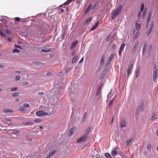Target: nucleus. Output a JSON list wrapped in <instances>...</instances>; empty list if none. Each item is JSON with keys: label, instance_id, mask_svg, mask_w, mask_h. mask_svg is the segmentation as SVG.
<instances>
[{"label": "nucleus", "instance_id": "0e129e2a", "mask_svg": "<svg viewBox=\"0 0 158 158\" xmlns=\"http://www.w3.org/2000/svg\"><path fill=\"white\" fill-rule=\"evenodd\" d=\"M144 8V4H143V3H142L141 5L140 9H143Z\"/></svg>", "mask_w": 158, "mask_h": 158}, {"label": "nucleus", "instance_id": "423d86ee", "mask_svg": "<svg viewBox=\"0 0 158 158\" xmlns=\"http://www.w3.org/2000/svg\"><path fill=\"white\" fill-rule=\"evenodd\" d=\"M125 46V44L124 43H123L121 45L118 52V55L119 56H121L122 53L123 51Z\"/></svg>", "mask_w": 158, "mask_h": 158}, {"label": "nucleus", "instance_id": "b1692460", "mask_svg": "<svg viewBox=\"0 0 158 158\" xmlns=\"http://www.w3.org/2000/svg\"><path fill=\"white\" fill-rule=\"evenodd\" d=\"M101 93L100 91V89L99 88H98L97 90V96H99L100 97H101Z\"/></svg>", "mask_w": 158, "mask_h": 158}, {"label": "nucleus", "instance_id": "de8ad7c7", "mask_svg": "<svg viewBox=\"0 0 158 158\" xmlns=\"http://www.w3.org/2000/svg\"><path fill=\"white\" fill-rule=\"evenodd\" d=\"M99 21H98L96 22V23H95V24L93 26L94 27H95L97 28V26L99 23Z\"/></svg>", "mask_w": 158, "mask_h": 158}, {"label": "nucleus", "instance_id": "4468645a", "mask_svg": "<svg viewBox=\"0 0 158 158\" xmlns=\"http://www.w3.org/2000/svg\"><path fill=\"white\" fill-rule=\"evenodd\" d=\"M147 45L146 43L143 46L142 49V55L144 56L145 54V52L146 50Z\"/></svg>", "mask_w": 158, "mask_h": 158}, {"label": "nucleus", "instance_id": "9d476101", "mask_svg": "<svg viewBox=\"0 0 158 158\" xmlns=\"http://www.w3.org/2000/svg\"><path fill=\"white\" fill-rule=\"evenodd\" d=\"M120 13H118L116 10L114 11L112 14V19H114L116 18V17Z\"/></svg>", "mask_w": 158, "mask_h": 158}, {"label": "nucleus", "instance_id": "c03bdc74", "mask_svg": "<svg viewBox=\"0 0 158 158\" xmlns=\"http://www.w3.org/2000/svg\"><path fill=\"white\" fill-rule=\"evenodd\" d=\"M19 52L20 51L17 49H14L12 51L13 52Z\"/></svg>", "mask_w": 158, "mask_h": 158}, {"label": "nucleus", "instance_id": "c85d7f7f", "mask_svg": "<svg viewBox=\"0 0 158 158\" xmlns=\"http://www.w3.org/2000/svg\"><path fill=\"white\" fill-rule=\"evenodd\" d=\"M122 9V5H120L117 9L116 10L118 13H120Z\"/></svg>", "mask_w": 158, "mask_h": 158}, {"label": "nucleus", "instance_id": "8fccbe9b", "mask_svg": "<svg viewBox=\"0 0 158 158\" xmlns=\"http://www.w3.org/2000/svg\"><path fill=\"white\" fill-rule=\"evenodd\" d=\"M18 89V88L17 87H15V88H13L11 89V90L12 91H15L17 90Z\"/></svg>", "mask_w": 158, "mask_h": 158}, {"label": "nucleus", "instance_id": "37998d69", "mask_svg": "<svg viewBox=\"0 0 158 158\" xmlns=\"http://www.w3.org/2000/svg\"><path fill=\"white\" fill-rule=\"evenodd\" d=\"M15 20L16 21L20 22L21 21V19L19 17H17L15 18Z\"/></svg>", "mask_w": 158, "mask_h": 158}, {"label": "nucleus", "instance_id": "a19ab883", "mask_svg": "<svg viewBox=\"0 0 158 158\" xmlns=\"http://www.w3.org/2000/svg\"><path fill=\"white\" fill-rule=\"evenodd\" d=\"M19 95V93H14L12 94V96L13 97H16L18 96Z\"/></svg>", "mask_w": 158, "mask_h": 158}, {"label": "nucleus", "instance_id": "6ab92c4d", "mask_svg": "<svg viewBox=\"0 0 158 158\" xmlns=\"http://www.w3.org/2000/svg\"><path fill=\"white\" fill-rule=\"evenodd\" d=\"M132 67H133V66L131 65H130L129 66V67L128 68V69H127V73L128 75L130 73V71L131 70Z\"/></svg>", "mask_w": 158, "mask_h": 158}, {"label": "nucleus", "instance_id": "f704fd0d", "mask_svg": "<svg viewBox=\"0 0 158 158\" xmlns=\"http://www.w3.org/2000/svg\"><path fill=\"white\" fill-rule=\"evenodd\" d=\"M112 92V89H111L110 90L109 93L107 95V98H110L111 95V93Z\"/></svg>", "mask_w": 158, "mask_h": 158}, {"label": "nucleus", "instance_id": "603ef678", "mask_svg": "<svg viewBox=\"0 0 158 158\" xmlns=\"http://www.w3.org/2000/svg\"><path fill=\"white\" fill-rule=\"evenodd\" d=\"M20 77L19 76H17L15 77V79L16 81H19L20 79Z\"/></svg>", "mask_w": 158, "mask_h": 158}, {"label": "nucleus", "instance_id": "412c9836", "mask_svg": "<svg viewBox=\"0 0 158 158\" xmlns=\"http://www.w3.org/2000/svg\"><path fill=\"white\" fill-rule=\"evenodd\" d=\"M140 72V69H137L135 71V77L136 78L138 77Z\"/></svg>", "mask_w": 158, "mask_h": 158}, {"label": "nucleus", "instance_id": "e2e57ef3", "mask_svg": "<svg viewBox=\"0 0 158 158\" xmlns=\"http://www.w3.org/2000/svg\"><path fill=\"white\" fill-rule=\"evenodd\" d=\"M43 94V93L42 92H40L38 93V95H42Z\"/></svg>", "mask_w": 158, "mask_h": 158}, {"label": "nucleus", "instance_id": "bf43d9fd", "mask_svg": "<svg viewBox=\"0 0 158 158\" xmlns=\"http://www.w3.org/2000/svg\"><path fill=\"white\" fill-rule=\"evenodd\" d=\"M141 16V12H139L138 13V18L139 19L140 18Z\"/></svg>", "mask_w": 158, "mask_h": 158}, {"label": "nucleus", "instance_id": "c9c22d12", "mask_svg": "<svg viewBox=\"0 0 158 158\" xmlns=\"http://www.w3.org/2000/svg\"><path fill=\"white\" fill-rule=\"evenodd\" d=\"M147 9V8H146L145 9H144V10L143 12V15H142V16L143 17H144L146 14V9Z\"/></svg>", "mask_w": 158, "mask_h": 158}, {"label": "nucleus", "instance_id": "864d4df0", "mask_svg": "<svg viewBox=\"0 0 158 158\" xmlns=\"http://www.w3.org/2000/svg\"><path fill=\"white\" fill-rule=\"evenodd\" d=\"M0 35L4 37L5 36V35L4 33L1 31V30H0Z\"/></svg>", "mask_w": 158, "mask_h": 158}, {"label": "nucleus", "instance_id": "473e14b6", "mask_svg": "<svg viewBox=\"0 0 158 158\" xmlns=\"http://www.w3.org/2000/svg\"><path fill=\"white\" fill-rule=\"evenodd\" d=\"M150 19H151V18H149V17L148 18V19H147V24H146V28H148V23L149 22L150 20Z\"/></svg>", "mask_w": 158, "mask_h": 158}, {"label": "nucleus", "instance_id": "79ce46f5", "mask_svg": "<svg viewBox=\"0 0 158 158\" xmlns=\"http://www.w3.org/2000/svg\"><path fill=\"white\" fill-rule=\"evenodd\" d=\"M41 51H42V52H48L50 51V50L48 49V50H44V49H42Z\"/></svg>", "mask_w": 158, "mask_h": 158}, {"label": "nucleus", "instance_id": "72a5a7b5", "mask_svg": "<svg viewBox=\"0 0 158 158\" xmlns=\"http://www.w3.org/2000/svg\"><path fill=\"white\" fill-rule=\"evenodd\" d=\"M114 100V98H113L111 100V101H110V102L108 104V106L109 107H110L112 105V103H113Z\"/></svg>", "mask_w": 158, "mask_h": 158}, {"label": "nucleus", "instance_id": "1a4fd4ad", "mask_svg": "<svg viewBox=\"0 0 158 158\" xmlns=\"http://www.w3.org/2000/svg\"><path fill=\"white\" fill-rule=\"evenodd\" d=\"M143 106L142 105H141L137 108L136 111L139 113L140 111H143Z\"/></svg>", "mask_w": 158, "mask_h": 158}, {"label": "nucleus", "instance_id": "a18cd8bd", "mask_svg": "<svg viewBox=\"0 0 158 158\" xmlns=\"http://www.w3.org/2000/svg\"><path fill=\"white\" fill-rule=\"evenodd\" d=\"M87 114L86 112H85L83 117V120L85 121V120L86 116Z\"/></svg>", "mask_w": 158, "mask_h": 158}, {"label": "nucleus", "instance_id": "6e6552de", "mask_svg": "<svg viewBox=\"0 0 158 158\" xmlns=\"http://www.w3.org/2000/svg\"><path fill=\"white\" fill-rule=\"evenodd\" d=\"M75 128L74 127L71 128L69 131L68 135L69 136L71 137L75 133L74 131Z\"/></svg>", "mask_w": 158, "mask_h": 158}, {"label": "nucleus", "instance_id": "4d7b16f0", "mask_svg": "<svg viewBox=\"0 0 158 158\" xmlns=\"http://www.w3.org/2000/svg\"><path fill=\"white\" fill-rule=\"evenodd\" d=\"M76 52L75 51L73 50L71 53V56H74V54H75Z\"/></svg>", "mask_w": 158, "mask_h": 158}, {"label": "nucleus", "instance_id": "774afa93", "mask_svg": "<svg viewBox=\"0 0 158 158\" xmlns=\"http://www.w3.org/2000/svg\"><path fill=\"white\" fill-rule=\"evenodd\" d=\"M96 27H94V26L93 27H92L91 28V30H90V31H92V30H94V29H96Z\"/></svg>", "mask_w": 158, "mask_h": 158}, {"label": "nucleus", "instance_id": "4be33fe9", "mask_svg": "<svg viewBox=\"0 0 158 158\" xmlns=\"http://www.w3.org/2000/svg\"><path fill=\"white\" fill-rule=\"evenodd\" d=\"M157 118V115L156 113H154L153 114L152 116V120H153Z\"/></svg>", "mask_w": 158, "mask_h": 158}, {"label": "nucleus", "instance_id": "cd10ccee", "mask_svg": "<svg viewBox=\"0 0 158 158\" xmlns=\"http://www.w3.org/2000/svg\"><path fill=\"white\" fill-rule=\"evenodd\" d=\"M74 0H68L64 3V5H68Z\"/></svg>", "mask_w": 158, "mask_h": 158}, {"label": "nucleus", "instance_id": "13d9d810", "mask_svg": "<svg viewBox=\"0 0 158 158\" xmlns=\"http://www.w3.org/2000/svg\"><path fill=\"white\" fill-rule=\"evenodd\" d=\"M116 46V45L115 44H112V47L113 48H114Z\"/></svg>", "mask_w": 158, "mask_h": 158}, {"label": "nucleus", "instance_id": "09e8293b", "mask_svg": "<svg viewBox=\"0 0 158 158\" xmlns=\"http://www.w3.org/2000/svg\"><path fill=\"white\" fill-rule=\"evenodd\" d=\"M12 133L14 134H18L19 131H13Z\"/></svg>", "mask_w": 158, "mask_h": 158}, {"label": "nucleus", "instance_id": "9b49d317", "mask_svg": "<svg viewBox=\"0 0 158 158\" xmlns=\"http://www.w3.org/2000/svg\"><path fill=\"white\" fill-rule=\"evenodd\" d=\"M120 126L121 127H125L126 125V123L125 120H122L120 123Z\"/></svg>", "mask_w": 158, "mask_h": 158}, {"label": "nucleus", "instance_id": "2f4dec72", "mask_svg": "<svg viewBox=\"0 0 158 158\" xmlns=\"http://www.w3.org/2000/svg\"><path fill=\"white\" fill-rule=\"evenodd\" d=\"M56 152V150H50L49 151V153H51L52 155H53L54 153H55Z\"/></svg>", "mask_w": 158, "mask_h": 158}, {"label": "nucleus", "instance_id": "5701e85b", "mask_svg": "<svg viewBox=\"0 0 158 158\" xmlns=\"http://www.w3.org/2000/svg\"><path fill=\"white\" fill-rule=\"evenodd\" d=\"M92 17H91L88 18L85 22V25L87 24L88 23H89L92 19Z\"/></svg>", "mask_w": 158, "mask_h": 158}, {"label": "nucleus", "instance_id": "bb28decb", "mask_svg": "<svg viewBox=\"0 0 158 158\" xmlns=\"http://www.w3.org/2000/svg\"><path fill=\"white\" fill-rule=\"evenodd\" d=\"M77 58V56H74V58L73 59L72 61V63H74L76 61Z\"/></svg>", "mask_w": 158, "mask_h": 158}, {"label": "nucleus", "instance_id": "e433bc0d", "mask_svg": "<svg viewBox=\"0 0 158 158\" xmlns=\"http://www.w3.org/2000/svg\"><path fill=\"white\" fill-rule=\"evenodd\" d=\"M139 112H137L136 111H135V116L136 119H137L138 118V117L139 116Z\"/></svg>", "mask_w": 158, "mask_h": 158}, {"label": "nucleus", "instance_id": "f257e3e1", "mask_svg": "<svg viewBox=\"0 0 158 158\" xmlns=\"http://www.w3.org/2000/svg\"><path fill=\"white\" fill-rule=\"evenodd\" d=\"M55 111L53 110L52 112H49V113H45L42 110L39 111L36 113V115L39 117H42L44 116L45 117L47 115L50 116L52 115H54L55 114Z\"/></svg>", "mask_w": 158, "mask_h": 158}, {"label": "nucleus", "instance_id": "7ed1b4c3", "mask_svg": "<svg viewBox=\"0 0 158 158\" xmlns=\"http://www.w3.org/2000/svg\"><path fill=\"white\" fill-rule=\"evenodd\" d=\"M157 70L154 67L153 71V79L154 82H155L157 80Z\"/></svg>", "mask_w": 158, "mask_h": 158}, {"label": "nucleus", "instance_id": "680f3d73", "mask_svg": "<svg viewBox=\"0 0 158 158\" xmlns=\"http://www.w3.org/2000/svg\"><path fill=\"white\" fill-rule=\"evenodd\" d=\"M52 156V155L49 153L48 155L46 158H50Z\"/></svg>", "mask_w": 158, "mask_h": 158}, {"label": "nucleus", "instance_id": "dca6fc26", "mask_svg": "<svg viewBox=\"0 0 158 158\" xmlns=\"http://www.w3.org/2000/svg\"><path fill=\"white\" fill-rule=\"evenodd\" d=\"M90 130V128L89 127L85 130L84 134L83 135H85L87 137V135L89 134Z\"/></svg>", "mask_w": 158, "mask_h": 158}, {"label": "nucleus", "instance_id": "aec40b11", "mask_svg": "<svg viewBox=\"0 0 158 158\" xmlns=\"http://www.w3.org/2000/svg\"><path fill=\"white\" fill-rule=\"evenodd\" d=\"M132 139H130L128 140H127L126 142V144L127 146H130V144L131 142L132 141Z\"/></svg>", "mask_w": 158, "mask_h": 158}, {"label": "nucleus", "instance_id": "39448f33", "mask_svg": "<svg viewBox=\"0 0 158 158\" xmlns=\"http://www.w3.org/2000/svg\"><path fill=\"white\" fill-rule=\"evenodd\" d=\"M154 26V22H152L149 29L146 32L147 35H149L152 32Z\"/></svg>", "mask_w": 158, "mask_h": 158}, {"label": "nucleus", "instance_id": "338daca9", "mask_svg": "<svg viewBox=\"0 0 158 158\" xmlns=\"http://www.w3.org/2000/svg\"><path fill=\"white\" fill-rule=\"evenodd\" d=\"M84 61V57H83L81 58V60H80V62H79V63H81L82 62Z\"/></svg>", "mask_w": 158, "mask_h": 158}, {"label": "nucleus", "instance_id": "3c124183", "mask_svg": "<svg viewBox=\"0 0 158 158\" xmlns=\"http://www.w3.org/2000/svg\"><path fill=\"white\" fill-rule=\"evenodd\" d=\"M152 46L151 45H149V46L148 47V51H149L150 52L151 51V50H152Z\"/></svg>", "mask_w": 158, "mask_h": 158}, {"label": "nucleus", "instance_id": "052dcab7", "mask_svg": "<svg viewBox=\"0 0 158 158\" xmlns=\"http://www.w3.org/2000/svg\"><path fill=\"white\" fill-rule=\"evenodd\" d=\"M52 156V155L49 153L48 155L46 158H50Z\"/></svg>", "mask_w": 158, "mask_h": 158}, {"label": "nucleus", "instance_id": "f3484780", "mask_svg": "<svg viewBox=\"0 0 158 158\" xmlns=\"http://www.w3.org/2000/svg\"><path fill=\"white\" fill-rule=\"evenodd\" d=\"M138 45V42H137L134 46V47L132 48V51L134 52H135L136 50Z\"/></svg>", "mask_w": 158, "mask_h": 158}, {"label": "nucleus", "instance_id": "58836bf2", "mask_svg": "<svg viewBox=\"0 0 158 158\" xmlns=\"http://www.w3.org/2000/svg\"><path fill=\"white\" fill-rule=\"evenodd\" d=\"M25 108L23 106H20L19 108V110L21 111H24L25 110Z\"/></svg>", "mask_w": 158, "mask_h": 158}, {"label": "nucleus", "instance_id": "0eeeda50", "mask_svg": "<svg viewBox=\"0 0 158 158\" xmlns=\"http://www.w3.org/2000/svg\"><path fill=\"white\" fill-rule=\"evenodd\" d=\"M69 89L70 90V92L71 93H74L77 91L78 89L77 88H74V86L71 85L69 86Z\"/></svg>", "mask_w": 158, "mask_h": 158}, {"label": "nucleus", "instance_id": "69168bd1", "mask_svg": "<svg viewBox=\"0 0 158 158\" xmlns=\"http://www.w3.org/2000/svg\"><path fill=\"white\" fill-rule=\"evenodd\" d=\"M5 67V65L3 64H0V68H4Z\"/></svg>", "mask_w": 158, "mask_h": 158}, {"label": "nucleus", "instance_id": "c756f323", "mask_svg": "<svg viewBox=\"0 0 158 158\" xmlns=\"http://www.w3.org/2000/svg\"><path fill=\"white\" fill-rule=\"evenodd\" d=\"M104 56H103L101 59V62L100 63V65L102 66L103 64H104Z\"/></svg>", "mask_w": 158, "mask_h": 158}, {"label": "nucleus", "instance_id": "5fc2aeb1", "mask_svg": "<svg viewBox=\"0 0 158 158\" xmlns=\"http://www.w3.org/2000/svg\"><path fill=\"white\" fill-rule=\"evenodd\" d=\"M152 12L151 11H150V12L149 13L148 15V17H149V18H151V17L152 16Z\"/></svg>", "mask_w": 158, "mask_h": 158}, {"label": "nucleus", "instance_id": "f8f14e48", "mask_svg": "<svg viewBox=\"0 0 158 158\" xmlns=\"http://www.w3.org/2000/svg\"><path fill=\"white\" fill-rule=\"evenodd\" d=\"M114 56V54H112L111 55L110 57L108 58V60L106 62V64H108L110 63L112 60L113 59Z\"/></svg>", "mask_w": 158, "mask_h": 158}, {"label": "nucleus", "instance_id": "f03ea898", "mask_svg": "<svg viewBox=\"0 0 158 158\" xmlns=\"http://www.w3.org/2000/svg\"><path fill=\"white\" fill-rule=\"evenodd\" d=\"M98 4V2H97L93 6L92 4H90L88 6V7L86 9L85 11V13H87L89 12L91 8L92 10L94 9L96 7V6Z\"/></svg>", "mask_w": 158, "mask_h": 158}, {"label": "nucleus", "instance_id": "49530a36", "mask_svg": "<svg viewBox=\"0 0 158 158\" xmlns=\"http://www.w3.org/2000/svg\"><path fill=\"white\" fill-rule=\"evenodd\" d=\"M23 106L24 107H28L29 106V105L28 103H25L23 104Z\"/></svg>", "mask_w": 158, "mask_h": 158}, {"label": "nucleus", "instance_id": "2eb2a0df", "mask_svg": "<svg viewBox=\"0 0 158 158\" xmlns=\"http://www.w3.org/2000/svg\"><path fill=\"white\" fill-rule=\"evenodd\" d=\"M111 153L113 156H116L117 155L118 152L115 149H114L111 151Z\"/></svg>", "mask_w": 158, "mask_h": 158}, {"label": "nucleus", "instance_id": "6e6d98bb", "mask_svg": "<svg viewBox=\"0 0 158 158\" xmlns=\"http://www.w3.org/2000/svg\"><path fill=\"white\" fill-rule=\"evenodd\" d=\"M14 46H15V47L16 48H20V46L18 45L15 44Z\"/></svg>", "mask_w": 158, "mask_h": 158}, {"label": "nucleus", "instance_id": "20e7f679", "mask_svg": "<svg viewBox=\"0 0 158 158\" xmlns=\"http://www.w3.org/2000/svg\"><path fill=\"white\" fill-rule=\"evenodd\" d=\"M87 139V137L85 135H83L82 137L79 138L77 140V143H80L81 142H85Z\"/></svg>", "mask_w": 158, "mask_h": 158}, {"label": "nucleus", "instance_id": "393cba45", "mask_svg": "<svg viewBox=\"0 0 158 158\" xmlns=\"http://www.w3.org/2000/svg\"><path fill=\"white\" fill-rule=\"evenodd\" d=\"M3 111L5 112H13V110L10 109H4Z\"/></svg>", "mask_w": 158, "mask_h": 158}, {"label": "nucleus", "instance_id": "a211bd4d", "mask_svg": "<svg viewBox=\"0 0 158 158\" xmlns=\"http://www.w3.org/2000/svg\"><path fill=\"white\" fill-rule=\"evenodd\" d=\"M113 37V35L112 34H109L106 39V41L107 42H109L111 39Z\"/></svg>", "mask_w": 158, "mask_h": 158}, {"label": "nucleus", "instance_id": "4c0bfd02", "mask_svg": "<svg viewBox=\"0 0 158 158\" xmlns=\"http://www.w3.org/2000/svg\"><path fill=\"white\" fill-rule=\"evenodd\" d=\"M25 124L27 125L30 126L32 124H33V123L31 122H28L27 123H25Z\"/></svg>", "mask_w": 158, "mask_h": 158}, {"label": "nucleus", "instance_id": "a878e982", "mask_svg": "<svg viewBox=\"0 0 158 158\" xmlns=\"http://www.w3.org/2000/svg\"><path fill=\"white\" fill-rule=\"evenodd\" d=\"M140 27V24L137 23H136V28L137 30H139Z\"/></svg>", "mask_w": 158, "mask_h": 158}, {"label": "nucleus", "instance_id": "ddd939ff", "mask_svg": "<svg viewBox=\"0 0 158 158\" xmlns=\"http://www.w3.org/2000/svg\"><path fill=\"white\" fill-rule=\"evenodd\" d=\"M78 41L77 40H76L72 43L70 47V49H72L74 48L75 47Z\"/></svg>", "mask_w": 158, "mask_h": 158}, {"label": "nucleus", "instance_id": "7c9ffc66", "mask_svg": "<svg viewBox=\"0 0 158 158\" xmlns=\"http://www.w3.org/2000/svg\"><path fill=\"white\" fill-rule=\"evenodd\" d=\"M105 155L106 158H112L111 155L108 153H106Z\"/></svg>", "mask_w": 158, "mask_h": 158}, {"label": "nucleus", "instance_id": "ea45409f", "mask_svg": "<svg viewBox=\"0 0 158 158\" xmlns=\"http://www.w3.org/2000/svg\"><path fill=\"white\" fill-rule=\"evenodd\" d=\"M147 149L150 151H151V146L150 144H148L147 146Z\"/></svg>", "mask_w": 158, "mask_h": 158}]
</instances>
